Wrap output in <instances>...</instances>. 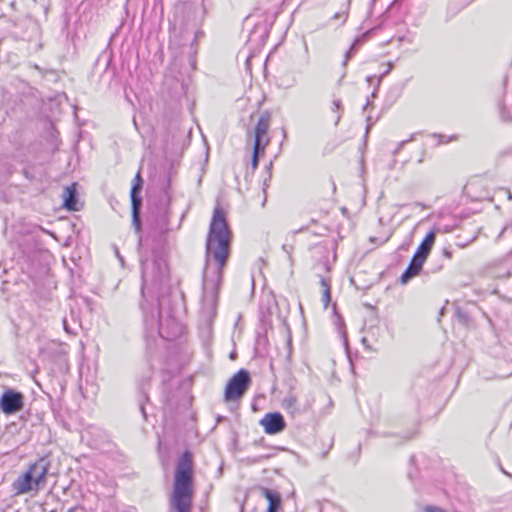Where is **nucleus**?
<instances>
[{
	"label": "nucleus",
	"instance_id": "obj_1",
	"mask_svg": "<svg viewBox=\"0 0 512 512\" xmlns=\"http://www.w3.org/2000/svg\"><path fill=\"white\" fill-rule=\"evenodd\" d=\"M230 230L224 211L215 207L206 240L205 265L202 276V312L215 314L222 271L229 257Z\"/></svg>",
	"mask_w": 512,
	"mask_h": 512
},
{
	"label": "nucleus",
	"instance_id": "obj_2",
	"mask_svg": "<svg viewBox=\"0 0 512 512\" xmlns=\"http://www.w3.org/2000/svg\"><path fill=\"white\" fill-rule=\"evenodd\" d=\"M193 497V459L192 454L186 451L176 464L171 506L176 512H191Z\"/></svg>",
	"mask_w": 512,
	"mask_h": 512
},
{
	"label": "nucleus",
	"instance_id": "obj_3",
	"mask_svg": "<svg viewBox=\"0 0 512 512\" xmlns=\"http://www.w3.org/2000/svg\"><path fill=\"white\" fill-rule=\"evenodd\" d=\"M49 467L48 461L44 458L31 464L27 471L13 482L12 488L15 494L38 492L46 484Z\"/></svg>",
	"mask_w": 512,
	"mask_h": 512
},
{
	"label": "nucleus",
	"instance_id": "obj_4",
	"mask_svg": "<svg viewBox=\"0 0 512 512\" xmlns=\"http://www.w3.org/2000/svg\"><path fill=\"white\" fill-rule=\"evenodd\" d=\"M159 305L160 308L156 312L152 311L146 314V324L151 329H156L162 338L167 340L176 339L182 334L183 326L175 317L169 314L163 317L161 311L162 303Z\"/></svg>",
	"mask_w": 512,
	"mask_h": 512
},
{
	"label": "nucleus",
	"instance_id": "obj_5",
	"mask_svg": "<svg viewBox=\"0 0 512 512\" xmlns=\"http://www.w3.org/2000/svg\"><path fill=\"white\" fill-rule=\"evenodd\" d=\"M168 275V267L162 259H146L142 261V293L145 290L158 289Z\"/></svg>",
	"mask_w": 512,
	"mask_h": 512
},
{
	"label": "nucleus",
	"instance_id": "obj_6",
	"mask_svg": "<svg viewBox=\"0 0 512 512\" xmlns=\"http://www.w3.org/2000/svg\"><path fill=\"white\" fill-rule=\"evenodd\" d=\"M251 384L250 374L247 370H239L227 383L224 393L225 401L240 399Z\"/></svg>",
	"mask_w": 512,
	"mask_h": 512
},
{
	"label": "nucleus",
	"instance_id": "obj_7",
	"mask_svg": "<svg viewBox=\"0 0 512 512\" xmlns=\"http://www.w3.org/2000/svg\"><path fill=\"white\" fill-rule=\"evenodd\" d=\"M24 406V396L20 392L7 390L0 399V409L7 415L20 411Z\"/></svg>",
	"mask_w": 512,
	"mask_h": 512
},
{
	"label": "nucleus",
	"instance_id": "obj_8",
	"mask_svg": "<svg viewBox=\"0 0 512 512\" xmlns=\"http://www.w3.org/2000/svg\"><path fill=\"white\" fill-rule=\"evenodd\" d=\"M260 423L264 427L265 432L270 435L280 433L286 427L283 416L278 412L267 413Z\"/></svg>",
	"mask_w": 512,
	"mask_h": 512
},
{
	"label": "nucleus",
	"instance_id": "obj_9",
	"mask_svg": "<svg viewBox=\"0 0 512 512\" xmlns=\"http://www.w3.org/2000/svg\"><path fill=\"white\" fill-rule=\"evenodd\" d=\"M269 126L270 117L268 115H262L255 127L254 146L266 148V146L269 144V138L267 136Z\"/></svg>",
	"mask_w": 512,
	"mask_h": 512
},
{
	"label": "nucleus",
	"instance_id": "obj_10",
	"mask_svg": "<svg viewBox=\"0 0 512 512\" xmlns=\"http://www.w3.org/2000/svg\"><path fill=\"white\" fill-rule=\"evenodd\" d=\"M142 188V179L140 173L138 172L135 179L134 184L131 189V202H132V213H133V224L136 229H140V218H139V208L141 205V199L137 196V193Z\"/></svg>",
	"mask_w": 512,
	"mask_h": 512
},
{
	"label": "nucleus",
	"instance_id": "obj_11",
	"mask_svg": "<svg viewBox=\"0 0 512 512\" xmlns=\"http://www.w3.org/2000/svg\"><path fill=\"white\" fill-rule=\"evenodd\" d=\"M426 258L418 254H414L408 268L401 276L402 283H406L409 279L419 274Z\"/></svg>",
	"mask_w": 512,
	"mask_h": 512
},
{
	"label": "nucleus",
	"instance_id": "obj_12",
	"mask_svg": "<svg viewBox=\"0 0 512 512\" xmlns=\"http://www.w3.org/2000/svg\"><path fill=\"white\" fill-rule=\"evenodd\" d=\"M76 183L67 186L63 191V206L71 211H77L78 201L76 197Z\"/></svg>",
	"mask_w": 512,
	"mask_h": 512
},
{
	"label": "nucleus",
	"instance_id": "obj_13",
	"mask_svg": "<svg viewBox=\"0 0 512 512\" xmlns=\"http://www.w3.org/2000/svg\"><path fill=\"white\" fill-rule=\"evenodd\" d=\"M435 238L436 232L434 230L429 231L422 240V242L420 243V245L418 246L415 253L427 258L435 243Z\"/></svg>",
	"mask_w": 512,
	"mask_h": 512
},
{
	"label": "nucleus",
	"instance_id": "obj_14",
	"mask_svg": "<svg viewBox=\"0 0 512 512\" xmlns=\"http://www.w3.org/2000/svg\"><path fill=\"white\" fill-rule=\"evenodd\" d=\"M262 494L269 502L267 512H277L281 505V498L279 493L268 488H263Z\"/></svg>",
	"mask_w": 512,
	"mask_h": 512
},
{
	"label": "nucleus",
	"instance_id": "obj_15",
	"mask_svg": "<svg viewBox=\"0 0 512 512\" xmlns=\"http://www.w3.org/2000/svg\"><path fill=\"white\" fill-rule=\"evenodd\" d=\"M500 115L503 120L512 122V93H506L499 104Z\"/></svg>",
	"mask_w": 512,
	"mask_h": 512
},
{
	"label": "nucleus",
	"instance_id": "obj_16",
	"mask_svg": "<svg viewBox=\"0 0 512 512\" xmlns=\"http://www.w3.org/2000/svg\"><path fill=\"white\" fill-rule=\"evenodd\" d=\"M282 406L292 415L298 412L297 398L293 395L285 397L282 401Z\"/></svg>",
	"mask_w": 512,
	"mask_h": 512
},
{
	"label": "nucleus",
	"instance_id": "obj_17",
	"mask_svg": "<svg viewBox=\"0 0 512 512\" xmlns=\"http://www.w3.org/2000/svg\"><path fill=\"white\" fill-rule=\"evenodd\" d=\"M321 287L323 288L322 301L325 307H327L331 301L330 282L326 278H321Z\"/></svg>",
	"mask_w": 512,
	"mask_h": 512
},
{
	"label": "nucleus",
	"instance_id": "obj_18",
	"mask_svg": "<svg viewBox=\"0 0 512 512\" xmlns=\"http://www.w3.org/2000/svg\"><path fill=\"white\" fill-rule=\"evenodd\" d=\"M431 137L436 141L437 144H447L458 139L457 135L447 136L444 134L436 133L432 134Z\"/></svg>",
	"mask_w": 512,
	"mask_h": 512
},
{
	"label": "nucleus",
	"instance_id": "obj_19",
	"mask_svg": "<svg viewBox=\"0 0 512 512\" xmlns=\"http://www.w3.org/2000/svg\"><path fill=\"white\" fill-rule=\"evenodd\" d=\"M360 42H361V39H356L354 41V43L352 44V46L350 47V49L346 52L345 57H344V61H343V65L344 66L347 65L348 61L354 55V53L356 52L357 47L360 44Z\"/></svg>",
	"mask_w": 512,
	"mask_h": 512
},
{
	"label": "nucleus",
	"instance_id": "obj_20",
	"mask_svg": "<svg viewBox=\"0 0 512 512\" xmlns=\"http://www.w3.org/2000/svg\"><path fill=\"white\" fill-rule=\"evenodd\" d=\"M265 151V148L262 147H256L253 148V156H252V168L255 170L258 167V158L260 154H263Z\"/></svg>",
	"mask_w": 512,
	"mask_h": 512
},
{
	"label": "nucleus",
	"instance_id": "obj_21",
	"mask_svg": "<svg viewBox=\"0 0 512 512\" xmlns=\"http://www.w3.org/2000/svg\"><path fill=\"white\" fill-rule=\"evenodd\" d=\"M332 109H333V111L338 113L336 120H335V124L337 125L341 118V113L339 112L341 110V101L338 99L333 100V108Z\"/></svg>",
	"mask_w": 512,
	"mask_h": 512
},
{
	"label": "nucleus",
	"instance_id": "obj_22",
	"mask_svg": "<svg viewBox=\"0 0 512 512\" xmlns=\"http://www.w3.org/2000/svg\"><path fill=\"white\" fill-rule=\"evenodd\" d=\"M416 135H417L416 133L411 134V135H410V137H409L408 139H405V140L400 141V142L397 144L396 148L394 149L393 153H394V154L398 153V151H399V150H400V149H401V148H402L406 143H409V142H411V141L415 140Z\"/></svg>",
	"mask_w": 512,
	"mask_h": 512
},
{
	"label": "nucleus",
	"instance_id": "obj_23",
	"mask_svg": "<svg viewBox=\"0 0 512 512\" xmlns=\"http://www.w3.org/2000/svg\"><path fill=\"white\" fill-rule=\"evenodd\" d=\"M424 512H446V511L440 507L429 505L424 508Z\"/></svg>",
	"mask_w": 512,
	"mask_h": 512
},
{
	"label": "nucleus",
	"instance_id": "obj_24",
	"mask_svg": "<svg viewBox=\"0 0 512 512\" xmlns=\"http://www.w3.org/2000/svg\"><path fill=\"white\" fill-rule=\"evenodd\" d=\"M442 254H443L444 257H446L448 259L452 258V251L449 248H447V247L442 249Z\"/></svg>",
	"mask_w": 512,
	"mask_h": 512
},
{
	"label": "nucleus",
	"instance_id": "obj_25",
	"mask_svg": "<svg viewBox=\"0 0 512 512\" xmlns=\"http://www.w3.org/2000/svg\"><path fill=\"white\" fill-rule=\"evenodd\" d=\"M474 240H475V237H473L469 242H466V243H463V242L457 243V246H459L460 248H465L469 243L473 242Z\"/></svg>",
	"mask_w": 512,
	"mask_h": 512
},
{
	"label": "nucleus",
	"instance_id": "obj_26",
	"mask_svg": "<svg viewBox=\"0 0 512 512\" xmlns=\"http://www.w3.org/2000/svg\"><path fill=\"white\" fill-rule=\"evenodd\" d=\"M507 228H508V226H507V225L503 227V229L501 230L500 234H499V235H498V237H497V240H499V239L503 236V234H504V232L507 230Z\"/></svg>",
	"mask_w": 512,
	"mask_h": 512
},
{
	"label": "nucleus",
	"instance_id": "obj_27",
	"mask_svg": "<svg viewBox=\"0 0 512 512\" xmlns=\"http://www.w3.org/2000/svg\"><path fill=\"white\" fill-rule=\"evenodd\" d=\"M283 250L287 253H290L291 247H288L287 245H283Z\"/></svg>",
	"mask_w": 512,
	"mask_h": 512
},
{
	"label": "nucleus",
	"instance_id": "obj_28",
	"mask_svg": "<svg viewBox=\"0 0 512 512\" xmlns=\"http://www.w3.org/2000/svg\"><path fill=\"white\" fill-rule=\"evenodd\" d=\"M63 323H64V328H65V330H66V331H69V330H68V327H67V325H66V320H64V322H63Z\"/></svg>",
	"mask_w": 512,
	"mask_h": 512
},
{
	"label": "nucleus",
	"instance_id": "obj_29",
	"mask_svg": "<svg viewBox=\"0 0 512 512\" xmlns=\"http://www.w3.org/2000/svg\"><path fill=\"white\" fill-rule=\"evenodd\" d=\"M67 512H76V508H70Z\"/></svg>",
	"mask_w": 512,
	"mask_h": 512
}]
</instances>
